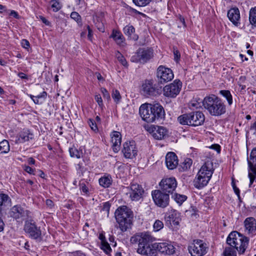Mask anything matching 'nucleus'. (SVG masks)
I'll return each instance as SVG.
<instances>
[{"mask_svg": "<svg viewBox=\"0 0 256 256\" xmlns=\"http://www.w3.org/2000/svg\"><path fill=\"white\" fill-rule=\"evenodd\" d=\"M166 164L169 170H174L178 166V160L174 152H168L166 156Z\"/></svg>", "mask_w": 256, "mask_h": 256, "instance_id": "b1692460", "label": "nucleus"}, {"mask_svg": "<svg viewBox=\"0 0 256 256\" xmlns=\"http://www.w3.org/2000/svg\"><path fill=\"white\" fill-rule=\"evenodd\" d=\"M210 148L216 150L218 153H220V146L218 144L212 145Z\"/></svg>", "mask_w": 256, "mask_h": 256, "instance_id": "052dcab7", "label": "nucleus"}, {"mask_svg": "<svg viewBox=\"0 0 256 256\" xmlns=\"http://www.w3.org/2000/svg\"><path fill=\"white\" fill-rule=\"evenodd\" d=\"M86 27H87V29L88 30V38L90 40H92V30L90 28L89 26H87Z\"/></svg>", "mask_w": 256, "mask_h": 256, "instance_id": "0e129e2a", "label": "nucleus"}, {"mask_svg": "<svg viewBox=\"0 0 256 256\" xmlns=\"http://www.w3.org/2000/svg\"><path fill=\"white\" fill-rule=\"evenodd\" d=\"M172 198L179 204H182L186 199L187 196L184 194H174L172 195Z\"/></svg>", "mask_w": 256, "mask_h": 256, "instance_id": "58836bf2", "label": "nucleus"}, {"mask_svg": "<svg viewBox=\"0 0 256 256\" xmlns=\"http://www.w3.org/2000/svg\"><path fill=\"white\" fill-rule=\"evenodd\" d=\"M115 218L122 231H126L132 224L133 212L126 206L118 208L115 212Z\"/></svg>", "mask_w": 256, "mask_h": 256, "instance_id": "f03ea898", "label": "nucleus"}, {"mask_svg": "<svg viewBox=\"0 0 256 256\" xmlns=\"http://www.w3.org/2000/svg\"><path fill=\"white\" fill-rule=\"evenodd\" d=\"M52 4V8L54 12L58 11L61 8V6L59 2L56 0H52L50 2Z\"/></svg>", "mask_w": 256, "mask_h": 256, "instance_id": "3c124183", "label": "nucleus"}, {"mask_svg": "<svg viewBox=\"0 0 256 256\" xmlns=\"http://www.w3.org/2000/svg\"><path fill=\"white\" fill-rule=\"evenodd\" d=\"M152 110V104H144L140 106L139 108V114L142 119L147 122H151V116Z\"/></svg>", "mask_w": 256, "mask_h": 256, "instance_id": "6ab92c4d", "label": "nucleus"}, {"mask_svg": "<svg viewBox=\"0 0 256 256\" xmlns=\"http://www.w3.org/2000/svg\"><path fill=\"white\" fill-rule=\"evenodd\" d=\"M174 78L172 70L163 66L158 67L156 70V78L158 84H163L170 81Z\"/></svg>", "mask_w": 256, "mask_h": 256, "instance_id": "9d476101", "label": "nucleus"}, {"mask_svg": "<svg viewBox=\"0 0 256 256\" xmlns=\"http://www.w3.org/2000/svg\"><path fill=\"white\" fill-rule=\"evenodd\" d=\"M70 18L76 21L78 23L82 22L81 16L76 12H73L71 13Z\"/></svg>", "mask_w": 256, "mask_h": 256, "instance_id": "864d4df0", "label": "nucleus"}, {"mask_svg": "<svg viewBox=\"0 0 256 256\" xmlns=\"http://www.w3.org/2000/svg\"><path fill=\"white\" fill-rule=\"evenodd\" d=\"M164 254H172L174 252V248L171 244L166 242L156 243V256L158 252Z\"/></svg>", "mask_w": 256, "mask_h": 256, "instance_id": "aec40b11", "label": "nucleus"}, {"mask_svg": "<svg viewBox=\"0 0 256 256\" xmlns=\"http://www.w3.org/2000/svg\"><path fill=\"white\" fill-rule=\"evenodd\" d=\"M10 150V146L7 140H4L0 142V154H7Z\"/></svg>", "mask_w": 256, "mask_h": 256, "instance_id": "e433bc0d", "label": "nucleus"}, {"mask_svg": "<svg viewBox=\"0 0 256 256\" xmlns=\"http://www.w3.org/2000/svg\"><path fill=\"white\" fill-rule=\"evenodd\" d=\"M30 212L26 209L24 206L16 204L12 206L10 210V216L16 220H24L28 216Z\"/></svg>", "mask_w": 256, "mask_h": 256, "instance_id": "4468645a", "label": "nucleus"}, {"mask_svg": "<svg viewBox=\"0 0 256 256\" xmlns=\"http://www.w3.org/2000/svg\"><path fill=\"white\" fill-rule=\"evenodd\" d=\"M112 96L114 102L116 104H118L121 101L122 96L119 91L117 90L113 89L112 93Z\"/></svg>", "mask_w": 256, "mask_h": 256, "instance_id": "79ce46f5", "label": "nucleus"}, {"mask_svg": "<svg viewBox=\"0 0 256 256\" xmlns=\"http://www.w3.org/2000/svg\"><path fill=\"white\" fill-rule=\"evenodd\" d=\"M192 163V161L190 158L186 159L183 162H182L180 165L181 170L182 171H186L190 168Z\"/></svg>", "mask_w": 256, "mask_h": 256, "instance_id": "ea45409f", "label": "nucleus"}, {"mask_svg": "<svg viewBox=\"0 0 256 256\" xmlns=\"http://www.w3.org/2000/svg\"><path fill=\"white\" fill-rule=\"evenodd\" d=\"M152 241H139L137 252L146 256H156V243Z\"/></svg>", "mask_w": 256, "mask_h": 256, "instance_id": "6e6552de", "label": "nucleus"}, {"mask_svg": "<svg viewBox=\"0 0 256 256\" xmlns=\"http://www.w3.org/2000/svg\"><path fill=\"white\" fill-rule=\"evenodd\" d=\"M248 178H250L249 187H252L256 178V147L254 148L248 158Z\"/></svg>", "mask_w": 256, "mask_h": 256, "instance_id": "1a4fd4ad", "label": "nucleus"}, {"mask_svg": "<svg viewBox=\"0 0 256 256\" xmlns=\"http://www.w3.org/2000/svg\"><path fill=\"white\" fill-rule=\"evenodd\" d=\"M88 124L92 130L94 132H96L98 130V126L94 120L89 119L88 120Z\"/></svg>", "mask_w": 256, "mask_h": 256, "instance_id": "5fc2aeb1", "label": "nucleus"}, {"mask_svg": "<svg viewBox=\"0 0 256 256\" xmlns=\"http://www.w3.org/2000/svg\"><path fill=\"white\" fill-rule=\"evenodd\" d=\"M10 15L14 17V18L16 19H19L20 18V16L18 14V12L14 10H12L10 11Z\"/></svg>", "mask_w": 256, "mask_h": 256, "instance_id": "680f3d73", "label": "nucleus"}, {"mask_svg": "<svg viewBox=\"0 0 256 256\" xmlns=\"http://www.w3.org/2000/svg\"><path fill=\"white\" fill-rule=\"evenodd\" d=\"M134 3L139 6H144L148 4L151 0H132Z\"/></svg>", "mask_w": 256, "mask_h": 256, "instance_id": "603ef678", "label": "nucleus"}, {"mask_svg": "<svg viewBox=\"0 0 256 256\" xmlns=\"http://www.w3.org/2000/svg\"><path fill=\"white\" fill-rule=\"evenodd\" d=\"M152 110L151 116V122H154L156 120H161L163 118L165 115V112L163 107L158 104H152Z\"/></svg>", "mask_w": 256, "mask_h": 256, "instance_id": "412c9836", "label": "nucleus"}, {"mask_svg": "<svg viewBox=\"0 0 256 256\" xmlns=\"http://www.w3.org/2000/svg\"><path fill=\"white\" fill-rule=\"evenodd\" d=\"M110 136L113 150L115 152H118L120 150L122 142V135L120 132L114 131L110 134Z\"/></svg>", "mask_w": 256, "mask_h": 256, "instance_id": "393cba45", "label": "nucleus"}, {"mask_svg": "<svg viewBox=\"0 0 256 256\" xmlns=\"http://www.w3.org/2000/svg\"><path fill=\"white\" fill-rule=\"evenodd\" d=\"M245 232L250 236L256 234V220L252 217L247 218L244 221Z\"/></svg>", "mask_w": 256, "mask_h": 256, "instance_id": "4be33fe9", "label": "nucleus"}, {"mask_svg": "<svg viewBox=\"0 0 256 256\" xmlns=\"http://www.w3.org/2000/svg\"><path fill=\"white\" fill-rule=\"evenodd\" d=\"M178 120L181 124L196 126L204 124L205 117L202 112L196 111L183 114Z\"/></svg>", "mask_w": 256, "mask_h": 256, "instance_id": "7ed1b4c3", "label": "nucleus"}, {"mask_svg": "<svg viewBox=\"0 0 256 256\" xmlns=\"http://www.w3.org/2000/svg\"><path fill=\"white\" fill-rule=\"evenodd\" d=\"M177 185L176 179L172 177L162 179L160 182V190L166 194H168L169 196L170 194H173Z\"/></svg>", "mask_w": 256, "mask_h": 256, "instance_id": "f8f14e48", "label": "nucleus"}, {"mask_svg": "<svg viewBox=\"0 0 256 256\" xmlns=\"http://www.w3.org/2000/svg\"><path fill=\"white\" fill-rule=\"evenodd\" d=\"M232 186L233 189H234V192L236 193V194L237 196H240V190L238 189V188L236 186V184H234V183L233 182H232Z\"/></svg>", "mask_w": 256, "mask_h": 256, "instance_id": "69168bd1", "label": "nucleus"}, {"mask_svg": "<svg viewBox=\"0 0 256 256\" xmlns=\"http://www.w3.org/2000/svg\"><path fill=\"white\" fill-rule=\"evenodd\" d=\"M123 31L126 35L130 36L135 32V29L133 26L128 25L124 28Z\"/></svg>", "mask_w": 256, "mask_h": 256, "instance_id": "49530a36", "label": "nucleus"}, {"mask_svg": "<svg viewBox=\"0 0 256 256\" xmlns=\"http://www.w3.org/2000/svg\"><path fill=\"white\" fill-rule=\"evenodd\" d=\"M153 200L156 205L161 208H166L169 204L170 196L160 190L152 191Z\"/></svg>", "mask_w": 256, "mask_h": 256, "instance_id": "9b49d317", "label": "nucleus"}, {"mask_svg": "<svg viewBox=\"0 0 256 256\" xmlns=\"http://www.w3.org/2000/svg\"><path fill=\"white\" fill-rule=\"evenodd\" d=\"M124 157L126 158L132 159L138 154V148L134 141H127L124 143L122 150Z\"/></svg>", "mask_w": 256, "mask_h": 256, "instance_id": "2eb2a0df", "label": "nucleus"}, {"mask_svg": "<svg viewBox=\"0 0 256 256\" xmlns=\"http://www.w3.org/2000/svg\"><path fill=\"white\" fill-rule=\"evenodd\" d=\"M110 204L109 202H104L102 204L100 212H102L104 214L106 215L107 217L108 216L110 209Z\"/></svg>", "mask_w": 256, "mask_h": 256, "instance_id": "c03bdc74", "label": "nucleus"}, {"mask_svg": "<svg viewBox=\"0 0 256 256\" xmlns=\"http://www.w3.org/2000/svg\"><path fill=\"white\" fill-rule=\"evenodd\" d=\"M248 241H240L239 244L236 241H226L228 246H226L222 252L223 256H236L237 252L240 254L244 253L248 246Z\"/></svg>", "mask_w": 256, "mask_h": 256, "instance_id": "20e7f679", "label": "nucleus"}, {"mask_svg": "<svg viewBox=\"0 0 256 256\" xmlns=\"http://www.w3.org/2000/svg\"><path fill=\"white\" fill-rule=\"evenodd\" d=\"M249 20L250 24L256 27V6L252 8L249 12Z\"/></svg>", "mask_w": 256, "mask_h": 256, "instance_id": "4c0bfd02", "label": "nucleus"}, {"mask_svg": "<svg viewBox=\"0 0 256 256\" xmlns=\"http://www.w3.org/2000/svg\"><path fill=\"white\" fill-rule=\"evenodd\" d=\"M80 190L83 196H88L90 195V184L84 182L80 181L79 184Z\"/></svg>", "mask_w": 256, "mask_h": 256, "instance_id": "72a5a7b5", "label": "nucleus"}, {"mask_svg": "<svg viewBox=\"0 0 256 256\" xmlns=\"http://www.w3.org/2000/svg\"><path fill=\"white\" fill-rule=\"evenodd\" d=\"M23 170L28 174L32 175H35L36 169L32 168V166H30L28 165L23 164L22 165Z\"/></svg>", "mask_w": 256, "mask_h": 256, "instance_id": "8fccbe9b", "label": "nucleus"}, {"mask_svg": "<svg viewBox=\"0 0 256 256\" xmlns=\"http://www.w3.org/2000/svg\"><path fill=\"white\" fill-rule=\"evenodd\" d=\"M100 248L107 254H108L112 252V248L108 241H101Z\"/></svg>", "mask_w": 256, "mask_h": 256, "instance_id": "a19ab883", "label": "nucleus"}, {"mask_svg": "<svg viewBox=\"0 0 256 256\" xmlns=\"http://www.w3.org/2000/svg\"><path fill=\"white\" fill-rule=\"evenodd\" d=\"M36 162L35 160L32 157L29 158L28 160V164L30 166L34 165Z\"/></svg>", "mask_w": 256, "mask_h": 256, "instance_id": "774afa93", "label": "nucleus"}, {"mask_svg": "<svg viewBox=\"0 0 256 256\" xmlns=\"http://www.w3.org/2000/svg\"><path fill=\"white\" fill-rule=\"evenodd\" d=\"M182 82L179 80H175L172 82L165 86L163 89V94L168 98H175L180 93Z\"/></svg>", "mask_w": 256, "mask_h": 256, "instance_id": "0eeeda50", "label": "nucleus"}, {"mask_svg": "<svg viewBox=\"0 0 256 256\" xmlns=\"http://www.w3.org/2000/svg\"><path fill=\"white\" fill-rule=\"evenodd\" d=\"M154 56V50L152 48H139L135 55L131 58V61L134 62L146 64Z\"/></svg>", "mask_w": 256, "mask_h": 256, "instance_id": "39448f33", "label": "nucleus"}, {"mask_svg": "<svg viewBox=\"0 0 256 256\" xmlns=\"http://www.w3.org/2000/svg\"><path fill=\"white\" fill-rule=\"evenodd\" d=\"M11 201L9 196L5 194H0V213L2 212V208L8 205Z\"/></svg>", "mask_w": 256, "mask_h": 256, "instance_id": "f704fd0d", "label": "nucleus"}, {"mask_svg": "<svg viewBox=\"0 0 256 256\" xmlns=\"http://www.w3.org/2000/svg\"><path fill=\"white\" fill-rule=\"evenodd\" d=\"M96 101L98 102L100 106H103V102L102 97L100 94H96L94 97Z\"/></svg>", "mask_w": 256, "mask_h": 256, "instance_id": "4d7b16f0", "label": "nucleus"}, {"mask_svg": "<svg viewBox=\"0 0 256 256\" xmlns=\"http://www.w3.org/2000/svg\"><path fill=\"white\" fill-rule=\"evenodd\" d=\"M130 240H156L151 234L150 232L146 231L138 232L132 236Z\"/></svg>", "mask_w": 256, "mask_h": 256, "instance_id": "c756f323", "label": "nucleus"}, {"mask_svg": "<svg viewBox=\"0 0 256 256\" xmlns=\"http://www.w3.org/2000/svg\"><path fill=\"white\" fill-rule=\"evenodd\" d=\"M33 134L27 130L20 132L16 136V142L17 144L24 143L33 138Z\"/></svg>", "mask_w": 256, "mask_h": 256, "instance_id": "bb28decb", "label": "nucleus"}, {"mask_svg": "<svg viewBox=\"0 0 256 256\" xmlns=\"http://www.w3.org/2000/svg\"><path fill=\"white\" fill-rule=\"evenodd\" d=\"M174 59L176 62H178V60L180 59V53L178 50H174Z\"/></svg>", "mask_w": 256, "mask_h": 256, "instance_id": "338daca9", "label": "nucleus"}, {"mask_svg": "<svg viewBox=\"0 0 256 256\" xmlns=\"http://www.w3.org/2000/svg\"><path fill=\"white\" fill-rule=\"evenodd\" d=\"M162 87L154 84L152 80H146L142 86V94L146 97L156 96L162 93Z\"/></svg>", "mask_w": 256, "mask_h": 256, "instance_id": "423d86ee", "label": "nucleus"}, {"mask_svg": "<svg viewBox=\"0 0 256 256\" xmlns=\"http://www.w3.org/2000/svg\"><path fill=\"white\" fill-rule=\"evenodd\" d=\"M21 44L22 46L24 48H28L30 46L29 42L26 39H23L22 40Z\"/></svg>", "mask_w": 256, "mask_h": 256, "instance_id": "bf43d9fd", "label": "nucleus"}, {"mask_svg": "<svg viewBox=\"0 0 256 256\" xmlns=\"http://www.w3.org/2000/svg\"><path fill=\"white\" fill-rule=\"evenodd\" d=\"M166 224L168 227L178 226L180 220V214L176 210H172L165 216Z\"/></svg>", "mask_w": 256, "mask_h": 256, "instance_id": "f3484780", "label": "nucleus"}, {"mask_svg": "<svg viewBox=\"0 0 256 256\" xmlns=\"http://www.w3.org/2000/svg\"><path fill=\"white\" fill-rule=\"evenodd\" d=\"M100 186L106 188L110 186L112 182L111 176L108 174H104L98 180Z\"/></svg>", "mask_w": 256, "mask_h": 256, "instance_id": "7c9ffc66", "label": "nucleus"}, {"mask_svg": "<svg viewBox=\"0 0 256 256\" xmlns=\"http://www.w3.org/2000/svg\"><path fill=\"white\" fill-rule=\"evenodd\" d=\"M150 129L152 136L156 140H161L168 136V130L164 126H154Z\"/></svg>", "mask_w": 256, "mask_h": 256, "instance_id": "a211bd4d", "label": "nucleus"}, {"mask_svg": "<svg viewBox=\"0 0 256 256\" xmlns=\"http://www.w3.org/2000/svg\"><path fill=\"white\" fill-rule=\"evenodd\" d=\"M116 56L118 62L124 66H127L128 62L124 56L119 52H117Z\"/></svg>", "mask_w": 256, "mask_h": 256, "instance_id": "de8ad7c7", "label": "nucleus"}, {"mask_svg": "<svg viewBox=\"0 0 256 256\" xmlns=\"http://www.w3.org/2000/svg\"><path fill=\"white\" fill-rule=\"evenodd\" d=\"M210 178V176L206 175V176H204L202 175H196L194 180V185L198 189L202 188L208 184Z\"/></svg>", "mask_w": 256, "mask_h": 256, "instance_id": "c85d7f7f", "label": "nucleus"}, {"mask_svg": "<svg viewBox=\"0 0 256 256\" xmlns=\"http://www.w3.org/2000/svg\"><path fill=\"white\" fill-rule=\"evenodd\" d=\"M110 38H112L118 45H121L125 40L122 34L120 31L114 30H112Z\"/></svg>", "mask_w": 256, "mask_h": 256, "instance_id": "2f4dec72", "label": "nucleus"}, {"mask_svg": "<svg viewBox=\"0 0 256 256\" xmlns=\"http://www.w3.org/2000/svg\"><path fill=\"white\" fill-rule=\"evenodd\" d=\"M228 17L229 20L234 25L237 26L240 19V10L238 8H233L228 12Z\"/></svg>", "mask_w": 256, "mask_h": 256, "instance_id": "cd10ccee", "label": "nucleus"}, {"mask_svg": "<svg viewBox=\"0 0 256 256\" xmlns=\"http://www.w3.org/2000/svg\"><path fill=\"white\" fill-rule=\"evenodd\" d=\"M164 227L163 222L158 220H156L154 224L153 228L155 232H158L162 228Z\"/></svg>", "mask_w": 256, "mask_h": 256, "instance_id": "09e8293b", "label": "nucleus"}, {"mask_svg": "<svg viewBox=\"0 0 256 256\" xmlns=\"http://www.w3.org/2000/svg\"><path fill=\"white\" fill-rule=\"evenodd\" d=\"M76 168L78 173L82 174L84 168L82 166V162H80L78 164L76 165Z\"/></svg>", "mask_w": 256, "mask_h": 256, "instance_id": "13d9d810", "label": "nucleus"}, {"mask_svg": "<svg viewBox=\"0 0 256 256\" xmlns=\"http://www.w3.org/2000/svg\"><path fill=\"white\" fill-rule=\"evenodd\" d=\"M188 246V251L192 256H202L204 255L206 252L208 247L206 244L203 241H194Z\"/></svg>", "mask_w": 256, "mask_h": 256, "instance_id": "ddd939ff", "label": "nucleus"}, {"mask_svg": "<svg viewBox=\"0 0 256 256\" xmlns=\"http://www.w3.org/2000/svg\"><path fill=\"white\" fill-rule=\"evenodd\" d=\"M219 94L227 101L228 106H230L233 104L232 96L229 90H222L219 92Z\"/></svg>", "mask_w": 256, "mask_h": 256, "instance_id": "473e14b6", "label": "nucleus"}, {"mask_svg": "<svg viewBox=\"0 0 256 256\" xmlns=\"http://www.w3.org/2000/svg\"><path fill=\"white\" fill-rule=\"evenodd\" d=\"M40 18L42 21V22L44 24L48 26H50V22L43 16H40Z\"/></svg>", "mask_w": 256, "mask_h": 256, "instance_id": "e2e57ef3", "label": "nucleus"}, {"mask_svg": "<svg viewBox=\"0 0 256 256\" xmlns=\"http://www.w3.org/2000/svg\"><path fill=\"white\" fill-rule=\"evenodd\" d=\"M238 236L242 237V235L236 231H232L229 234L226 240H237Z\"/></svg>", "mask_w": 256, "mask_h": 256, "instance_id": "a18cd8bd", "label": "nucleus"}, {"mask_svg": "<svg viewBox=\"0 0 256 256\" xmlns=\"http://www.w3.org/2000/svg\"><path fill=\"white\" fill-rule=\"evenodd\" d=\"M203 106L212 116H220L224 114L226 111V105L224 102L214 94L206 96L203 100Z\"/></svg>", "mask_w": 256, "mask_h": 256, "instance_id": "f257e3e1", "label": "nucleus"}, {"mask_svg": "<svg viewBox=\"0 0 256 256\" xmlns=\"http://www.w3.org/2000/svg\"><path fill=\"white\" fill-rule=\"evenodd\" d=\"M47 96V93L45 91H43L40 94H38L36 96H35V98L34 100V102L36 104H42V102L40 100V99L42 98L43 100H44Z\"/></svg>", "mask_w": 256, "mask_h": 256, "instance_id": "37998d69", "label": "nucleus"}, {"mask_svg": "<svg viewBox=\"0 0 256 256\" xmlns=\"http://www.w3.org/2000/svg\"><path fill=\"white\" fill-rule=\"evenodd\" d=\"M101 92L102 94V96L104 98L108 100H109L110 99V95L108 90L105 88H101Z\"/></svg>", "mask_w": 256, "mask_h": 256, "instance_id": "6e6d98bb", "label": "nucleus"}, {"mask_svg": "<svg viewBox=\"0 0 256 256\" xmlns=\"http://www.w3.org/2000/svg\"><path fill=\"white\" fill-rule=\"evenodd\" d=\"M25 231L30 234V237L33 239L38 238L41 235V232L34 223L26 224Z\"/></svg>", "mask_w": 256, "mask_h": 256, "instance_id": "5701e85b", "label": "nucleus"}, {"mask_svg": "<svg viewBox=\"0 0 256 256\" xmlns=\"http://www.w3.org/2000/svg\"><path fill=\"white\" fill-rule=\"evenodd\" d=\"M69 152L72 158H80L82 156V150L80 149H77L76 147L72 146L69 148Z\"/></svg>", "mask_w": 256, "mask_h": 256, "instance_id": "c9c22d12", "label": "nucleus"}, {"mask_svg": "<svg viewBox=\"0 0 256 256\" xmlns=\"http://www.w3.org/2000/svg\"><path fill=\"white\" fill-rule=\"evenodd\" d=\"M144 190L142 186L137 184H132L130 186V197L131 200L138 201L142 198Z\"/></svg>", "mask_w": 256, "mask_h": 256, "instance_id": "dca6fc26", "label": "nucleus"}, {"mask_svg": "<svg viewBox=\"0 0 256 256\" xmlns=\"http://www.w3.org/2000/svg\"><path fill=\"white\" fill-rule=\"evenodd\" d=\"M214 171L212 163L211 162L207 161L202 166L197 175H202L204 176H206V175L210 176V178H211Z\"/></svg>", "mask_w": 256, "mask_h": 256, "instance_id": "a878e982", "label": "nucleus"}]
</instances>
